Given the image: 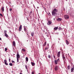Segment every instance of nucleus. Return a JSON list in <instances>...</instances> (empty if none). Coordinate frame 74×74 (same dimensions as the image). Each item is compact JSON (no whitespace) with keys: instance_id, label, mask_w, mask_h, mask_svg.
Wrapping results in <instances>:
<instances>
[{"instance_id":"34","label":"nucleus","mask_w":74,"mask_h":74,"mask_svg":"<svg viewBox=\"0 0 74 74\" xmlns=\"http://www.w3.org/2000/svg\"><path fill=\"white\" fill-rule=\"evenodd\" d=\"M12 63H15V61H12Z\"/></svg>"},{"instance_id":"40","label":"nucleus","mask_w":74,"mask_h":74,"mask_svg":"<svg viewBox=\"0 0 74 74\" xmlns=\"http://www.w3.org/2000/svg\"><path fill=\"white\" fill-rule=\"evenodd\" d=\"M9 62H10V59L9 58Z\"/></svg>"},{"instance_id":"19","label":"nucleus","mask_w":74,"mask_h":74,"mask_svg":"<svg viewBox=\"0 0 74 74\" xmlns=\"http://www.w3.org/2000/svg\"><path fill=\"white\" fill-rule=\"evenodd\" d=\"M74 67L72 68V69H71V72H73V71L74 70Z\"/></svg>"},{"instance_id":"22","label":"nucleus","mask_w":74,"mask_h":74,"mask_svg":"<svg viewBox=\"0 0 74 74\" xmlns=\"http://www.w3.org/2000/svg\"><path fill=\"white\" fill-rule=\"evenodd\" d=\"M5 36L7 37H8V35L7 34H5Z\"/></svg>"},{"instance_id":"37","label":"nucleus","mask_w":74,"mask_h":74,"mask_svg":"<svg viewBox=\"0 0 74 74\" xmlns=\"http://www.w3.org/2000/svg\"><path fill=\"white\" fill-rule=\"evenodd\" d=\"M53 57H54V58L55 59V58H56V57L55 56H53Z\"/></svg>"},{"instance_id":"5","label":"nucleus","mask_w":74,"mask_h":74,"mask_svg":"<svg viewBox=\"0 0 74 74\" xmlns=\"http://www.w3.org/2000/svg\"><path fill=\"white\" fill-rule=\"evenodd\" d=\"M16 58H17L19 59V58H20V56H19V53H17V55H16Z\"/></svg>"},{"instance_id":"10","label":"nucleus","mask_w":74,"mask_h":74,"mask_svg":"<svg viewBox=\"0 0 74 74\" xmlns=\"http://www.w3.org/2000/svg\"><path fill=\"white\" fill-rule=\"evenodd\" d=\"M54 69L55 71H57V70H58V67L57 66H55V67L54 68Z\"/></svg>"},{"instance_id":"36","label":"nucleus","mask_w":74,"mask_h":74,"mask_svg":"<svg viewBox=\"0 0 74 74\" xmlns=\"http://www.w3.org/2000/svg\"><path fill=\"white\" fill-rule=\"evenodd\" d=\"M0 15L1 16H3V15H2L1 14H0Z\"/></svg>"},{"instance_id":"15","label":"nucleus","mask_w":74,"mask_h":74,"mask_svg":"<svg viewBox=\"0 0 74 74\" xmlns=\"http://www.w3.org/2000/svg\"><path fill=\"white\" fill-rule=\"evenodd\" d=\"M58 27H55L54 28V30H58Z\"/></svg>"},{"instance_id":"9","label":"nucleus","mask_w":74,"mask_h":74,"mask_svg":"<svg viewBox=\"0 0 74 74\" xmlns=\"http://www.w3.org/2000/svg\"><path fill=\"white\" fill-rule=\"evenodd\" d=\"M57 21H61L62 18H58L57 19Z\"/></svg>"},{"instance_id":"3","label":"nucleus","mask_w":74,"mask_h":74,"mask_svg":"<svg viewBox=\"0 0 74 74\" xmlns=\"http://www.w3.org/2000/svg\"><path fill=\"white\" fill-rule=\"evenodd\" d=\"M62 56L63 60L64 61H65L66 60V58L65 57V56H64V54H62Z\"/></svg>"},{"instance_id":"16","label":"nucleus","mask_w":74,"mask_h":74,"mask_svg":"<svg viewBox=\"0 0 74 74\" xmlns=\"http://www.w3.org/2000/svg\"><path fill=\"white\" fill-rule=\"evenodd\" d=\"M34 32H32L31 34V35L32 37H33L34 36Z\"/></svg>"},{"instance_id":"7","label":"nucleus","mask_w":74,"mask_h":74,"mask_svg":"<svg viewBox=\"0 0 74 74\" xmlns=\"http://www.w3.org/2000/svg\"><path fill=\"white\" fill-rule=\"evenodd\" d=\"M12 44H13V46L14 47H15V46H16L15 42V41H13Z\"/></svg>"},{"instance_id":"12","label":"nucleus","mask_w":74,"mask_h":74,"mask_svg":"<svg viewBox=\"0 0 74 74\" xmlns=\"http://www.w3.org/2000/svg\"><path fill=\"white\" fill-rule=\"evenodd\" d=\"M22 30V25H21L19 28V31H21Z\"/></svg>"},{"instance_id":"44","label":"nucleus","mask_w":74,"mask_h":74,"mask_svg":"<svg viewBox=\"0 0 74 74\" xmlns=\"http://www.w3.org/2000/svg\"><path fill=\"white\" fill-rule=\"evenodd\" d=\"M59 40H60V39H59Z\"/></svg>"},{"instance_id":"38","label":"nucleus","mask_w":74,"mask_h":74,"mask_svg":"<svg viewBox=\"0 0 74 74\" xmlns=\"http://www.w3.org/2000/svg\"><path fill=\"white\" fill-rule=\"evenodd\" d=\"M34 71H32V74H34Z\"/></svg>"},{"instance_id":"26","label":"nucleus","mask_w":74,"mask_h":74,"mask_svg":"<svg viewBox=\"0 0 74 74\" xmlns=\"http://www.w3.org/2000/svg\"><path fill=\"white\" fill-rule=\"evenodd\" d=\"M5 52H7V48H5Z\"/></svg>"},{"instance_id":"28","label":"nucleus","mask_w":74,"mask_h":74,"mask_svg":"<svg viewBox=\"0 0 74 74\" xmlns=\"http://www.w3.org/2000/svg\"><path fill=\"white\" fill-rule=\"evenodd\" d=\"M58 29L59 30H61V27H58Z\"/></svg>"},{"instance_id":"24","label":"nucleus","mask_w":74,"mask_h":74,"mask_svg":"<svg viewBox=\"0 0 74 74\" xmlns=\"http://www.w3.org/2000/svg\"><path fill=\"white\" fill-rule=\"evenodd\" d=\"M22 51H23V52H25V49H22Z\"/></svg>"},{"instance_id":"46","label":"nucleus","mask_w":74,"mask_h":74,"mask_svg":"<svg viewBox=\"0 0 74 74\" xmlns=\"http://www.w3.org/2000/svg\"><path fill=\"white\" fill-rule=\"evenodd\" d=\"M16 29H17V28Z\"/></svg>"},{"instance_id":"17","label":"nucleus","mask_w":74,"mask_h":74,"mask_svg":"<svg viewBox=\"0 0 74 74\" xmlns=\"http://www.w3.org/2000/svg\"><path fill=\"white\" fill-rule=\"evenodd\" d=\"M1 10L2 11H3V12H4V7H3L2 8Z\"/></svg>"},{"instance_id":"8","label":"nucleus","mask_w":74,"mask_h":74,"mask_svg":"<svg viewBox=\"0 0 74 74\" xmlns=\"http://www.w3.org/2000/svg\"><path fill=\"white\" fill-rule=\"evenodd\" d=\"M51 23H52V22H51V21H49L48 22V23H47V25H51Z\"/></svg>"},{"instance_id":"21","label":"nucleus","mask_w":74,"mask_h":74,"mask_svg":"<svg viewBox=\"0 0 74 74\" xmlns=\"http://www.w3.org/2000/svg\"><path fill=\"white\" fill-rule=\"evenodd\" d=\"M67 69L68 70H70V65L68 66Z\"/></svg>"},{"instance_id":"39","label":"nucleus","mask_w":74,"mask_h":74,"mask_svg":"<svg viewBox=\"0 0 74 74\" xmlns=\"http://www.w3.org/2000/svg\"><path fill=\"white\" fill-rule=\"evenodd\" d=\"M32 12L31 11L30 12V14H32Z\"/></svg>"},{"instance_id":"43","label":"nucleus","mask_w":74,"mask_h":74,"mask_svg":"<svg viewBox=\"0 0 74 74\" xmlns=\"http://www.w3.org/2000/svg\"><path fill=\"white\" fill-rule=\"evenodd\" d=\"M20 74H22V73H20Z\"/></svg>"},{"instance_id":"33","label":"nucleus","mask_w":74,"mask_h":74,"mask_svg":"<svg viewBox=\"0 0 74 74\" xmlns=\"http://www.w3.org/2000/svg\"><path fill=\"white\" fill-rule=\"evenodd\" d=\"M17 62H19V58H17Z\"/></svg>"},{"instance_id":"31","label":"nucleus","mask_w":74,"mask_h":74,"mask_svg":"<svg viewBox=\"0 0 74 74\" xmlns=\"http://www.w3.org/2000/svg\"><path fill=\"white\" fill-rule=\"evenodd\" d=\"M6 33H7V31H4V34H7Z\"/></svg>"},{"instance_id":"42","label":"nucleus","mask_w":74,"mask_h":74,"mask_svg":"<svg viewBox=\"0 0 74 74\" xmlns=\"http://www.w3.org/2000/svg\"><path fill=\"white\" fill-rule=\"evenodd\" d=\"M0 40H1V38H0Z\"/></svg>"},{"instance_id":"27","label":"nucleus","mask_w":74,"mask_h":74,"mask_svg":"<svg viewBox=\"0 0 74 74\" xmlns=\"http://www.w3.org/2000/svg\"><path fill=\"white\" fill-rule=\"evenodd\" d=\"M24 31L25 32H26V28H24Z\"/></svg>"},{"instance_id":"35","label":"nucleus","mask_w":74,"mask_h":74,"mask_svg":"<svg viewBox=\"0 0 74 74\" xmlns=\"http://www.w3.org/2000/svg\"><path fill=\"white\" fill-rule=\"evenodd\" d=\"M57 62H59L60 61V60H59V59L58 58V60H57Z\"/></svg>"},{"instance_id":"4","label":"nucleus","mask_w":74,"mask_h":74,"mask_svg":"<svg viewBox=\"0 0 74 74\" xmlns=\"http://www.w3.org/2000/svg\"><path fill=\"white\" fill-rule=\"evenodd\" d=\"M60 56V51H59L58 52L57 56H58V58H59Z\"/></svg>"},{"instance_id":"18","label":"nucleus","mask_w":74,"mask_h":74,"mask_svg":"<svg viewBox=\"0 0 74 74\" xmlns=\"http://www.w3.org/2000/svg\"><path fill=\"white\" fill-rule=\"evenodd\" d=\"M31 64L32 66H33L35 65V63L33 62H31Z\"/></svg>"},{"instance_id":"41","label":"nucleus","mask_w":74,"mask_h":74,"mask_svg":"<svg viewBox=\"0 0 74 74\" xmlns=\"http://www.w3.org/2000/svg\"><path fill=\"white\" fill-rule=\"evenodd\" d=\"M49 14H49H49H50V13H49Z\"/></svg>"},{"instance_id":"45","label":"nucleus","mask_w":74,"mask_h":74,"mask_svg":"<svg viewBox=\"0 0 74 74\" xmlns=\"http://www.w3.org/2000/svg\"><path fill=\"white\" fill-rule=\"evenodd\" d=\"M41 74V73H39V74Z\"/></svg>"},{"instance_id":"13","label":"nucleus","mask_w":74,"mask_h":74,"mask_svg":"<svg viewBox=\"0 0 74 74\" xmlns=\"http://www.w3.org/2000/svg\"><path fill=\"white\" fill-rule=\"evenodd\" d=\"M47 45V42H45V43L44 45H42L43 47H44L46 45Z\"/></svg>"},{"instance_id":"1","label":"nucleus","mask_w":74,"mask_h":74,"mask_svg":"<svg viewBox=\"0 0 74 74\" xmlns=\"http://www.w3.org/2000/svg\"><path fill=\"white\" fill-rule=\"evenodd\" d=\"M58 12V10L56 9H54L52 11V15L53 16H57Z\"/></svg>"},{"instance_id":"11","label":"nucleus","mask_w":74,"mask_h":74,"mask_svg":"<svg viewBox=\"0 0 74 74\" xmlns=\"http://www.w3.org/2000/svg\"><path fill=\"white\" fill-rule=\"evenodd\" d=\"M65 41L66 42V44L67 45H69V41H68V40H65Z\"/></svg>"},{"instance_id":"48","label":"nucleus","mask_w":74,"mask_h":74,"mask_svg":"<svg viewBox=\"0 0 74 74\" xmlns=\"http://www.w3.org/2000/svg\"><path fill=\"white\" fill-rule=\"evenodd\" d=\"M26 63H27V62H26Z\"/></svg>"},{"instance_id":"14","label":"nucleus","mask_w":74,"mask_h":74,"mask_svg":"<svg viewBox=\"0 0 74 74\" xmlns=\"http://www.w3.org/2000/svg\"><path fill=\"white\" fill-rule=\"evenodd\" d=\"M54 63L55 64H58V61L56 60H54Z\"/></svg>"},{"instance_id":"29","label":"nucleus","mask_w":74,"mask_h":74,"mask_svg":"<svg viewBox=\"0 0 74 74\" xmlns=\"http://www.w3.org/2000/svg\"><path fill=\"white\" fill-rule=\"evenodd\" d=\"M25 68H26V69H27V65H25Z\"/></svg>"},{"instance_id":"6","label":"nucleus","mask_w":74,"mask_h":74,"mask_svg":"<svg viewBox=\"0 0 74 74\" xmlns=\"http://www.w3.org/2000/svg\"><path fill=\"white\" fill-rule=\"evenodd\" d=\"M4 62H5V64L6 65H8V63H7V60H4Z\"/></svg>"},{"instance_id":"25","label":"nucleus","mask_w":74,"mask_h":74,"mask_svg":"<svg viewBox=\"0 0 74 74\" xmlns=\"http://www.w3.org/2000/svg\"><path fill=\"white\" fill-rule=\"evenodd\" d=\"M51 56L50 55H49L48 56V57L49 58V59H51Z\"/></svg>"},{"instance_id":"30","label":"nucleus","mask_w":74,"mask_h":74,"mask_svg":"<svg viewBox=\"0 0 74 74\" xmlns=\"http://www.w3.org/2000/svg\"><path fill=\"white\" fill-rule=\"evenodd\" d=\"M9 10H10V11L11 12V11H12V8H10Z\"/></svg>"},{"instance_id":"23","label":"nucleus","mask_w":74,"mask_h":74,"mask_svg":"<svg viewBox=\"0 0 74 74\" xmlns=\"http://www.w3.org/2000/svg\"><path fill=\"white\" fill-rule=\"evenodd\" d=\"M9 65L10 66H12V63H9Z\"/></svg>"},{"instance_id":"20","label":"nucleus","mask_w":74,"mask_h":74,"mask_svg":"<svg viewBox=\"0 0 74 74\" xmlns=\"http://www.w3.org/2000/svg\"><path fill=\"white\" fill-rule=\"evenodd\" d=\"M27 62H28V58L27 57H26L25 58Z\"/></svg>"},{"instance_id":"32","label":"nucleus","mask_w":74,"mask_h":74,"mask_svg":"<svg viewBox=\"0 0 74 74\" xmlns=\"http://www.w3.org/2000/svg\"><path fill=\"white\" fill-rule=\"evenodd\" d=\"M48 49V47H47L45 48V50H47V49Z\"/></svg>"},{"instance_id":"47","label":"nucleus","mask_w":74,"mask_h":74,"mask_svg":"<svg viewBox=\"0 0 74 74\" xmlns=\"http://www.w3.org/2000/svg\"><path fill=\"white\" fill-rule=\"evenodd\" d=\"M0 45H1L0 44Z\"/></svg>"},{"instance_id":"2","label":"nucleus","mask_w":74,"mask_h":74,"mask_svg":"<svg viewBox=\"0 0 74 74\" xmlns=\"http://www.w3.org/2000/svg\"><path fill=\"white\" fill-rule=\"evenodd\" d=\"M65 19H69V16L66 15L64 16Z\"/></svg>"}]
</instances>
